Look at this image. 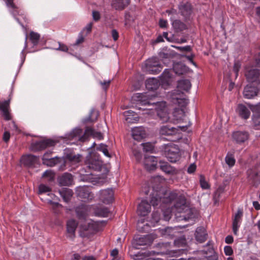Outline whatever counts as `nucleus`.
<instances>
[{"mask_svg": "<svg viewBox=\"0 0 260 260\" xmlns=\"http://www.w3.org/2000/svg\"><path fill=\"white\" fill-rule=\"evenodd\" d=\"M174 244L177 247H183L186 245V240L185 238L181 237L175 240L174 241Z\"/></svg>", "mask_w": 260, "mask_h": 260, "instance_id": "50", "label": "nucleus"}, {"mask_svg": "<svg viewBox=\"0 0 260 260\" xmlns=\"http://www.w3.org/2000/svg\"><path fill=\"white\" fill-rule=\"evenodd\" d=\"M56 50H61L62 51L66 52L68 51V48L67 46L63 44L59 43V47L56 48Z\"/></svg>", "mask_w": 260, "mask_h": 260, "instance_id": "61", "label": "nucleus"}, {"mask_svg": "<svg viewBox=\"0 0 260 260\" xmlns=\"http://www.w3.org/2000/svg\"><path fill=\"white\" fill-rule=\"evenodd\" d=\"M73 182V176L69 173H65L59 179V182L61 185L69 186L72 184Z\"/></svg>", "mask_w": 260, "mask_h": 260, "instance_id": "25", "label": "nucleus"}, {"mask_svg": "<svg viewBox=\"0 0 260 260\" xmlns=\"http://www.w3.org/2000/svg\"><path fill=\"white\" fill-rule=\"evenodd\" d=\"M40 36L39 34L37 32H35L34 31H31L30 33V40L34 45H36L38 44L39 40L40 39Z\"/></svg>", "mask_w": 260, "mask_h": 260, "instance_id": "44", "label": "nucleus"}, {"mask_svg": "<svg viewBox=\"0 0 260 260\" xmlns=\"http://www.w3.org/2000/svg\"><path fill=\"white\" fill-rule=\"evenodd\" d=\"M173 117H174L173 119V122H179L181 120L183 119V118L185 116V112L182 109L179 108H175L173 113Z\"/></svg>", "mask_w": 260, "mask_h": 260, "instance_id": "31", "label": "nucleus"}, {"mask_svg": "<svg viewBox=\"0 0 260 260\" xmlns=\"http://www.w3.org/2000/svg\"><path fill=\"white\" fill-rule=\"evenodd\" d=\"M164 154L168 160L175 162L180 158V149L174 144H167L164 146Z\"/></svg>", "mask_w": 260, "mask_h": 260, "instance_id": "6", "label": "nucleus"}, {"mask_svg": "<svg viewBox=\"0 0 260 260\" xmlns=\"http://www.w3.org/2000/svg\"><path fill=\"white\" fill-rule=\"evenodd\" d=\"M234 140L238 143H244L249 138V134L246 132L238 131L233 135Z\"/></svg>", "mask_w": 260, "mask_h": 260, "instance_id": "22", "label": "nucleus"}, {"mask_svg": "<svg viewBox=\"0 0 260 260\" xmlns=\"http://www.w3.org/2000/svg\"><path fill=\"white\" fill-rule=\"evenodd\" d=\"M66 162H69L71 165L78 164L81 160V155L78 154H70L66 156Z\"/></svg>", "mask_w": 260, "mask_h": 260, "instance_id": "32", "label": "nucleus"}, {"mask_svg": "<svg viewBox=\"0 0 260 260\" xmlns=\"http://www.w3.org/2000/svg\"><path fill=\"white\" fill-rule=\"evenodd\" d=\"M224 251L225 254L226 255H229V256L231 255L233 253V251L232 247L229 246H226L224 247Z\"/></svg>", "mask_w": 260, "mask_h": 260, "instance_id": "55", "label": "nucleus"}, {"mask_svg": "<svg viewBox=\"0 0 260 260\" xmlns=\"http://www.w3.org/2000/svg\"><path fill=\"white\" fill-rule=\"evenodd\" d=\"M98 117V112L96 111L92 110L91 111L89 120L94 121L96 120Z\"/></svg>", "mask_w": 260, "mask_h": 260, "instance_id": "53", "label": "nucleus"}, {"mask_svg": "<svg viewBox=\"0 0 260 260\" xmlns=\"http://www.w3.org/2000/svg\"><path fill=\"white\" fill-rule=\"evenodd\" d=\"M134 112L131 110L127 111L124 112V115L125 117L126 120L128 122H132L133 120H137V117L135 119L132 118L131 116H133Z\"/></svg>", "mask_w": 260, "mask_h": 260, "instance_id": "48", "label": "nucleus"}, {"mask_svg": "<svg viewBox=\"0 0 260 260\" xmlns=\"http://www.w3.org/2000/svg\"><path fill=\"white\" fill-rule=\"evenodd\" d=\"M42 160L44 165L50 167H53L58 163L65 162L64 160L62 158L57 157L47 158L46 155L42 158Z\"/></svg>", "mask_w": 260, "mask_h": 260, "instance_id": "24", "label": "nucleus"}, {"mask_svg": "<svg viewBox=\"0 0 260 260\" xmlns=\"http://www.w3.org/2000/svg\"><path fill=\"white\" fill-rule=\"evenodd\" d=\"M243 216V210L238 209L235 214L233 220V230L235 235H237L238 229L241 225Z\"/></svg>", "mask_w": 260, "mask_h": 260, "instance_id": "14", "label": "nucleus"}, {"mask_svg": "<svg viewBox=\"0 0 260 260\" xmlns=\"http://www.w3.org/2000/svg\"><path fill=\"white\" fill-rule=\"evenodd\" d=\"M186 126H178L177 127H170L165 125L162 126L159 129V134L163 139H168L166 137H170L179 134L180 131H185Z\"/></svg>", "mask_w": 260, "mask_h": 260, "instance_id": "8", "label": "nucleus"}, {"mask_svg": "<svg viewBox=\"0 0 260 260\" xmlns=\"http://www.w3.org/2000/svg\"><path fill=\"white\" fill-rule=\"evenodd\" d=\"M191 88V83L188 80L183 79L178 81L177 89L172 92L169 96L172 102L179 105L185 103V99L184 98V92L188 91Z\"/></svg>", "mask_w": 260, "mask_h": 260, "instance_id": "3", "label": "nucleus"}, {"mask_svg": "<svg viewBox=\"0 0 260 260\" xmlns=\"http://www.w3.org/2000/svg\"><path fill=\"white\" fill-rule=\"evenodd\" d=\"M43 177L48 178L49 181H52L54 178V173L51 170H47L43 173Z\"/></svg>", "mask_w": 260, "mask_h": 260, "instance_id": "49", "label": "nucleus"}, {"mask_svg": "<svg viewBox=\"0 0 260 260\" xmlns=\"http://www.w3.org/2000/svg\"><path fill=\"white\" fill-rule=\"evenodd\" d=\"M153 189L151 193L150 203L154 207L162 204H168L174 200H176L174 206L172 209L168 208L163 211L164 219L168 221L171 217L172 212L183 213L189 211V207L186 204V200L184 196H178L176 192H169L161 187Z\"/></svg>", "mask_w": 260, "mask_h": 260, "instance_id": "1", "label": "nucleus"}, {"mask_svg": "<svg viewBox=\"0 0 260 260\" xmlns=\"http://www.w3.org/2000/svg\"><path fill=\"white\" fill-rule=\"evenodd\" d=\"M237 111L240 116L244 119L248 118L250 115V112L248 108L242 104L238 105Z\"/></svg>", "mask_w": 260, "mask_h": 260, "instance_id": "28", "label": "nucleus"}, {"mask_svg": "<svg viewBox=\"0 0 260 260\" xmlns=\"http://www.w3.org/2000/svg\"><path fill=\"white\" fill-rule=\"evenodd\" d=\"M247 177L249 181L254 185L260 183V163L248 170Z\"/></svg>", "mask_w": 260, "mask_h": 260, "instance_id": "10", "label": "nucleus"}, {"mask_svg": "<svg viewBox=\"0 0 260 260\" xmlns=\"http://www.w3.org/2000/svg\"><path fill=\"white\" fill-rule=\"evenodd\" d=\"M132 134L133 138L137 141H140L146 137V133L143 127H136L132 129Z\"/></svg>", "mask_w": 260, "mask_h": 260, "instance_id": "21", "label": "nucleus"}, {"mask_svg": "<svg viewBox=\"0 0 260 260\" xmlns=\"http://www.w3.org/2000/svg\"><path fill=\"white\" fill-rule=\"evenodd\" d=\"M150 242L148 235L140 237L136 240V244L138 245H145L150 243Z\"/></svg>", "mask_w": 260, "mask_h": 260, "instance_id": "39", "label": "nucleus"}, {"mask_svg": "<svg viewBox=\"0 0 260 260\" xmlns=\"http://www.w3.org/2000/svg\"><path fill=\"white\" fill-rule=\"evenodd\" d=\"M241 67V64L240 62L237 61L235 62L234 66V71L235 73H236V77L238 76V72L240 69Z\"/></svg>", "mask_w": 260, "mask_h": 260, "instance_id": "56", "label": "nucleus"}, {"mask_svg": "<svg viewBox=\"0 0 260 260\" xmlns=\"http://www.w3.org/2000/svg\"><path fill=\"white\" fill-rule=\"evenodd\" d=\"M99 198L105 204L111 203L114 199L113 189L108 188L101 190L99 193Z\"/></svg>", "mask_w": 260, "mask_h": 260, "instance_id": "12", "label": "nucleus"}, {"mask_svg": "<svg viewBox=\"0 0 260 260\" xmlns=\"http://www.w3.org/2000/svg\"><path fill=\"white\" fill-rule=\"evenodd\" d=\"M160 168L166 174L174 175L177 174V170L167 162H160Z\"/></svg>", "mask_w": 260, "mask_h": 260, "instance_id": "23", "label": "nucleus"}, {"mask_svg": "<svg viewBox=\"0 0 260 260\" xmlns=\"http://www.w3.org/2000/svg\"><path fill=\"white\" fill-rule=\"evenodd\" d=\"M173 70L176 74H182L185 71V66L181 63H176L173 66Z\"/></svg>", "mask_w": 260, "mask_h": 260, "instance_id": "40", "label": "nucleus"}, {"mask_svg": "<svg viewBox=\"0 0 260 260\" xmlns=\"http://www.w3.org/2000/svg\"><path fill=\"white\" fill-rule=\"evenodd\" d=\"M250 109L253 112V123L257 128H260V103L256 105L250 106Z\"/></svg>", "mask_w": 260, "mask_h": 260, "instance_id": "17", "label": "nucleus"}, {"mask_svg": "<svg viewBox=\"0 0 260 260\" xmlns=\"http://www.w3.org/2000/svg\"><path fill=\"white\" fill-rule=\"evenodd\" d=\"M76 192L78 196L85 200H91L93 194L90 191V189L87 186H79L77 188Z\"/></svg>", "mask_w": 260, "mask_h": 260, "instance_id": "16", "label": "nucleus"}, {"mask_svg": "<svg viewBox=\"0 0 260 260\" xmlns=\"http://www.w3.org/2000/svg\"><path fill=\"white\" fill-rule=\"evenodd\" d=\"M146 88L148 92L144 93H138V101L142 105H152L154 107L158 116L163 122H169L168 108L165 102H152L155 94H152L151 91L156 90L160 85L158 80L154 78H150L146 81Z\"/></svg>", "mask_w": 260, "mask_h": 260, "instance_id": "2", "label": "nucleus"}, {"mask_svg": "<svg viewBox=\"0 0 260 260\" xmlns=\"http://www.w3.org/2000/svg\"><path fill=\"white\" fill-rule=\"evenodd\" d=\"M59 142L58 139H43L41 141H36L31 144V148L34 151H39L47 147L53 146Z\"/></svg>", "mask_w": 260, "mask_h": 260, "instance_id": "9", "label": "nucleus"}, {"mask_svg": "<svg viewBox=\"0 0 260 260\" xmlns=\"http://www.w3.org/2000/svg\"><path fill=\"white\" fill-rule=\"evenodd\" d=\"M160 219V214L157 212H154L152 215V218L150 223L152 226H155Z\"/></svg>", "mask_w": 260, "mask_h": 260, "instance_id": "46", "label": "nucleus"}, {"mask_svg": "<svg viewBox=\"0 0 260 260\" xmlns=\"http://www.w3.org/2000/svg\"><path fill=\"white\" fill-rule=\"evenodd\" d=\"M207 235L204 228L199 227L197 229L195 234L196 239L200 243H203L206 240Z\"/></svg>", "mask_w": 260, "mask_h": 260, "instance_id": "26", "label": "nucleus"}, {"mask_svg": "<svg viewBox=\"0 0 260 260\" xmlns=\"http://www.w3.org/2000/svg\"><path fill=\"white\" fill-rule=\"evenodd\" d=\"M196 169V166L194 164H191L190 165V166L188 167L187 172L189 173H193Z\"/></svg>", "mask_w": 260, "mask_h": 260, "instance_id": "63", "label": "nucleus"}, {"mask_svg": "<svg viewBox=\"0 0 260 260\" xmlns=\"http://www.w3.org/2000/svg\"><path fill=\"white\" fill-rule=\"evenodd\" d=\"M129 4V0H114L112 6L117 10H121Z\"/></svg>", "mask_w": 260, "mask_h": 260, "instance_id": "33", "label": "nucleus"}, {"mask_svg": "<svg viewBox=\"0 0 260 260\" xmlns=\"http://www.w3.org/2000/svg\"><path fill=\"white\" fill-rule=\"evenodd\" d=\"M37 157L31 154L23 155L21 158V163L25 166L31 165L36 161Z\"/></svg>", "mask_w": 260, "mask_h": 260, "instance_id": "29", "label": "nucleus"}, {"mask_svg": "<svg viewBox=\"0 0 260 260\" xmlns=\"http://www.w3.org/2000/svg\"><path fill=\"white\" fill-rule=\"evenodd\" d=\"M144 222V220L143 219H139L138 222V229L139 231L142 232H144L147 231V228L148 226H150V225L146 223V224L143 225Z\"/></svg>", "mask_w": 260, "mask_h": 260, "instance_id": "47", "label": "nucleus"}, {"mask_svg": "<svg viewBox=\"0 0 260 260\" xmlns=\"http://www.w3.org/2000/svg\"><path fill=\"white\" fill-rule=\"evenodd\" d=\"M47 196L50 197V198H48V199H51L52 201L54 200L55 202L58 201V198L54 194L51 193V191L47 193Z\"/></svg>", "mask_w": 260, "mask_h": 260, "instance_id": "62", "label": "nucleus"}, {"mask_svg": "<svg viewBox=\"0 0 260 260\" xmlns=\"http://www.w3.org/2000/svg\"><path fill=\"white\" fill-rule=\"evenodd\" d=\"M225 161L226 164L229 166V167L231 168L233 167L235 164L236 160L233 154L228 153L225 157Z\"/></svg>", "mask_w": 260, "mask_h": 260, "instance_id": "38", "label": "nucleus"}, {"mask_svg": "<svg viewBox=\"0 0 260 260\" xmlns=\"http://www.w3.org/2000/svg\"><path fill=\"white\" fill-rule=\"evenodd\" d=\"M151 211V206L145 200H142L137 208V213L140 216L145 217Z\"/></svg>", "mask_w": 260, "mask_h": 260, "instance_id": "19", "label": "nucleus"}, {"mask_svg": "<svg viewBox=\"0 0 260 260\" xmlns=\"http://www.w3.org/2000/svg\"><path fill=\"white\" fill-rule=\"evenodd\" d=\"M92 17L94 20L98 21L100 18V14L99 12L94 11L92 12Z\"/></svg>", "mask_w": 260, "mask_h": 260, "instance_id": "59", "label": "nucleus"}, {"mask_svg": "<svg viewBox=\"0 0 260 260\" xmlns=\"http://www.w3.org/2000/svg\"><path fill=\"white\" fill-rule=\"evenodd\" d=\"M82 130L80 128H76L70 133L66 135V138L68 140L78 139L80 141H84L86 139L87 136H92L93 138L102 140L103 138V135L100 132H95L93 128L86 127L84 135L81 136Z\"/></svg>", "mask_w": 260, "mask_h": 260, "instance_id": "5", "label": "nucleus"}, {"mask_svg": "<svg viewBox=\"0 0 260 260\" xmlns=\"http://www.w3.org/2000/svg\"><path fill=\"white\" fill-rule=\"evenodd\" d=\"M102 222L85 220L79 226V234L83 238H89L102 230Z\"/></svg>", "mask_w": 260, "mask_h": 260, "instance_id": "4", "label": "nucleus"}, {"mask_svg": "<svg viewBox=\"0 0 260 260\" xmlns=\"http://www.w3.org/2000/svg\"><path fill=\"white\" fill-rule=\"evenodd\" d=\"M9 101L0 102V110L3 111L8 110L9 109Z\"/></svg>", "mask_w": 260, "mask_h": 260, "instance_id": "52", "label": "nucleus"}, {"mask_svg": "<svg viewBox=\"0 0 260 260\" xmlns=\"http://www.w3.org/2000/svg\"><path fill=\"white\" fill-rule=\"evenodd\" d=\"M85 164L89 169L94 170H100L102 166V161L99 155L95 153H90L86 157Z\"/></svg>", "mask_w": 260, "mask_h": 260, "instance_id": "7", "label": "nucleus"}, {"mask_svg": "<svg viewBox=\"0 0 260 260\" xmlns=\"http://www.w3.org/2000/svg\"><path fill=\"white\" fill-rule=\"evenodd\" d=\"M141 145L143 147V151L146 152H153L154 149V144L150 142L142 143Z\"/></svg>", "mask_w": 260, "mask_h": 260, "instance_id": "41", "label": "nucleus"}, {"mask_svg": "<svg viewBox=\"0 0 260 260\" xmlns=\"http://www.w3.org/2000/svg\"><path fill=\"white\" fill-rule=\"evenodd\" d=\"M144 166L148 171L154 170L157 165V159L154 156H146L143 161Z\"/></svg>", "mask_w": 260, "mask_h": 260, "instance_id": "13", "label": "nucleus"}, {"mask_svg": "<svg viewBox=\"0 0 260 260\" xmlns=\"http://www.w3.org/2000/svg\"><path fill=\"white\" fill-rule=\"evenodd\" d=\"M51 191V188L45 184H40L39 186V193L43 194L49 193Z\"/></svg>", "mask_w": 260, "mask_h": 260, "instance_id": "45", "label": "nucleus"}, {"mask_svg": "<svg viewBox=\"0 0 260 260\" xmlns=\"http://www.w3.org/2000/svg\"><path fill=\"white\" fill-rule=\"evenodd\" d=\"M172 26L176 31H180L186 28V25L180 20H175L172 23Z\"/></svg>", "mask_w": 260, "mask_h": 260, "instance_id": "36", "label": "nucleus"}, {"mask_svg": "<svg viewBox=\"0 0 260 260\" xmlns=\"http://www.w3.org/2000/svg\"><path fill=\"white\" fill-rule=\"evenodd\" d=\"M10 138V133L7 131L5 132L4 133L3 137V140L5 142H7L9 141Z\"/></svg>", "mask_w": 260, "mask_h": 260, "instance_id": "58", "label": "nucleus"}, {"mask_svg": "<svg viewBox=\"0 0 260 260\" xmlns=\"http://www.w3.org/2000/svg\"><path fill=\"white\" fill-rule=\"evenodd\" d=\"M3 115L5 117V119L7 120H9L10 119H11V115L9 112V110H7V111H3Z\"/></svg>", "mask_w": 260, "mask_h": 260, "instance_id": "60", "label": "nucleus"}, {"mask_svg": "<svg viewBox=\"0 0 260 260\" xmlns=\"http://www.w3.org/2000/svg\"><path fill=\"white\" fill-rule=\"evenodd\" d=\"M59 193L65 202L70 201L73 194V191L69 188H64L59 191Z\"/></svg>", "mask_w": 260, "mask_h": 260, "instance_id": "27", "label": "nucleus"}, {"mask_svg": "<svg viewBox=\"0 0 260 260\" xmlns=\"http://www.w3.org/2000/svg\"><path fill=\"white\" fill-rule=\"evenodd\" d=\"M200 183L201 187L203 189H207L210 188V185L208 181L206 180L203 175H200Z\"/></svg>", "mask_w": 260, "mask_h": 260, "instance_id": "43", "label": "nucleus"}, {"mask_svg": "<svg viewBox=\"0 0 260 260\" xmlns=\"http://www.w3.org/2000/svg\"><path fill=\"white\" fill-rule=\"evenodd\" d=\"M47 203L51 206V208L54 211V213H58L60 212V209L61 208L62 206L59 204L57 201H53L51 199H46Z\"/></svg>", "mask_w": 260, "mask_h": 260, "instance_id": "37", "label": "nucleus"}, {"mask_svg": "<svg viewBox=\"0 0 260 260\" xmlns=\"http://www.w3.org/2000/svg\"><path fill=\"white\" fill-rule=\"evenodd\" d=\"M159 25L161 28H165L168 25V22L166 20L161 19L159 21Z\"/></svg>", "mask_w": 260, "mask_h": 260, "instance_id": "57", "label": "nucleus"}, {"mask_svg": "<svg viewBox=\"0 0 260 260\" xmlns=\"http://www.w3.org/2000/svg\"><path fill=\"white\" fill-rule=\"evenodd\" d=\"M177 49H178V50L180 51H185V52H189L191 50V48L190 47V46H184V47H182V46H177V47H175Z\"/></svg>", "mask_w": 260, "mask_h": 260, "instance_id": "54", "label": "nucleus"}, {"mask_svg": "<svg viewBox=\"0 0 260 260\" xmlns=\"http://www.w3.org/2000/svg\"><path fill=\"white\" fill-rule=\"evenodd\" d=\"M258 88L251 84L247 85L244 89L243 95L244 98L250 99L257 95Z\"/></svg>", "mask_w": 260, "mask_h": 260, "instance_id": "18", "label": "nucleus"}, {"mask_svg": "<svg viewBox=\"0 0 260 260\" xmlns=\"http://www.w3.org/2000/svg\"><path fill=\"white\" fill-rule=\"evenodd\" d=\"M112 36L114 41H116L119 37L118 33L115 29H113L112 30Z\"/></svg>", "mask_w": 260, "mask_h": 260, "instance_id": "64", "label": "nucleus"}, {"mask_svg": "<svg viewBox=\"0 0 260 260\" xmlns=\"http://www.w3.org/2000/svg\"><path fill=\"white\" fill-rule=\"evenodd\" d=\"M245 76L248 82L253 83L260 76V73L257 70L247 68L246 69Z\"/></svg>", "mask_w": 260, "mask_h": 260, "instance_id": "20", "label": "nucleus"}, {"mask_svg": "<svg viewBox=\"0 0 260 260\" xmlns=\"http://www.w3.org/2000/svg\"><path fill=\"white\" fill-rule=\"evenodd\" d=\"M147 68L153 73L157 74L162 70V67L157 57H152L148 59L146 63Z\"/></svg>", "mask_w": 260, "mask_h": 260, "instance_id": "11", "label": "nucleus"}, {"mask_svg": "<svg viewBox=\"0 0 260 260\" xmlns=\"http://www.w3.org/2000/svg\"><path fill=\"white\" fill-rule=\"evenodd\" d=\"M88 208L84 205H81L76 208L77 216L79 218H84L87 214Z\"/></svg>", "mask_w": 260, "mask_h": 260, "instance_id": "34", "label": "nucleus"}, {"mask_svg": "<svg viewBox=\"0 0 260 260\" xmlns=\"http://www.w3.org/2000/svg\"><path fill=\"white\" fill-rule=\"evenodd\" d=\"M98 149L102 151L105 156L110 157V155L108 152L107 146L103 144H101L98 148Z\"/></svg>", "mask_w": 260, "mask_h": 260, "instance_id": "51", "label": "nucleus"}, {"mask_svg": "<svg viewBox=\"0 0 260 260\" xmlns=\"http://www.w3.org/2000/svg\"><path fill=\"white\" fill-rule=\"evenodd\" d=\"M171 74L169 70H165L160 77V82L162 85H169L171 82Z\"/></svg>", "mask_w": 260, "mask_h": 260, "instance_id": "30", "label": "nucleus"}, {"mask_svg": "<svg viewBox=\"0 0 260 260\" xmlns=\"http://www.w3.org/2000/svg\"><path fill=\"white\" fill-rule=\"evenodd\" d=\"M78 225L77 222L74 219H70L67 223V237L73 240L75 237V232Z\"/></svg>", "mask_w": 260, "mask_h": 260, "instance_id": "15", "label": "nucleus"}, {"mask_svg": "<svg viewBox=\"0 0 260 260\" xmlns=\"http://www.w3.org/2000/svg\"><path fill=\"white\" fill-rule=\"evenodd\" d=\"M109 213V211L107 208H101L98 209L95 212V214L98 216L101 217H107Z\"/></svg>", "mask_w": 260, "mask_h": 260, "instance_id": "42", "label": "nucleus"}, {"mask_svg": "<svg viewBox=\"0 0 260 260\" xmlns=\"http://www.w3.org/2000/svg\"><path fill=\"white\" fill-rule=\"evenodd\" d=\"M6 4L7 7L9 9L12 14L15 16L18 14L17 9L18 7L14 4V0H3Z\"/></svg>", "mask_w": 260, "mask_h": 260, "instance_id": "35", "label": "nucleus"}]
</instances>
